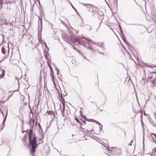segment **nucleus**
Returning <instances> with one entry per match:
<instances>
[{"label":"nucleus","mask_w":156,"mask_h":156,"mask_svg":"<svg viewBox=\"0 0 156 156\" xmlns=\"http://www.w3.org/2000/svg\"><path fill=\"white\" fill-rule=\"evenodd\" d=\"M83 133L86 134H87L88 133V130H87L85 129V130H84Z\"/></svg>","instance_id":"e433bc0d"},{"label":"nucleus","mask_w":156,"mask_h":156,"mask_svg":"<svg viewBox=\"0 0 156 156\" xmlns=\"http://www.w3.org/2000/svg\"><path fill=\"white\" fill-rule=\"evenodd\" d=\"M152 136V138L153 139V141L155 143V144H156V140H154V137H153Z\"/></svg>","instance_id":"4d7b16f0"},{"label":"nucleus","mask_w":156,"mask_h":156,"mask_svg":"<svg viewBox=\"0 0 156 156\" xmlns=\"http://www.w3.org/2000/svg\"><path fill=\"white\" fill-rule=\"evenodd\" d=\"M62 37L63 38H64V39L68 40V38H67V35L65 34H62Z\"/></svg>","instance_id":"ddd939ff"},{"label":"nucleus","mask_w":156,"mask_h":156,"mask_svg":"<svg viewBox=\"0 0 156 156\" xmlns=\"http://www.w3.org/2000/svg\"><path fill=\"white\" fill-rule=\"evenodd\" d=\"M76 51L80 55H83L82 53L81 52V51L80 50L77 49V50H76Z\"/></svg>","instance_id":"4be33fe9"},{"label":"nucleus","mask_w":156,"mask_h":156,"mask_svg":"<svg viewBox=\"0 0 156 156\" xmlns=\"http://www.w3.org/2000/svg\"><path fill=\"white\" fill-rule=\"evenodd\" d=\"M74 119L76 121L77 123H78L80 122V120L79 119V118H77V116L76 115H75L74 117Z\"/></svg>","instance_id":"dca6fc26"},{"label":"nucleus","mask_w":156,"mask_h":156,"mask_svg":"<svg viewBox=\"0 0 156 156\" xmlns=\"http://www.w3.org/2000/svg\"><path fill=\"white\" fill-rule=\"evenodd\" d=\"M156 67V64H150V67Z\"/></svg>","instance_id":"bb28decb"},{"label":"nucleus","mask_w":156,"mask_h":156,"mask_svg":"<svg viewBox=\"0 0 156 156\" xmlns=\"http://www.w3.org/2000/svg\"><path fill=\"white\" fill-rule=\"evenodd\" d=\"M94 123L97 124L99 126H100V125H101V124L100 122H99L98 121H97L96 120H95V121Z\"/></svg>","instance_id":"f704fd0d"},{"label":"nucleus","mask_w":156,"mask_h":156,"mask_svg":"<svg viewBox=\"0 0 156 156\" xmlns=\"http://www.w3.org/2000/svg\"><path fill=\"white\" fill-rule=\"evenodd\" d=\"M59 107H60V111L62 112V116H64V114L63 112L62 111V110L61 109V103H60L59 104Z\"/></svg>","instance_id":"6ab92c4d"},{"label":"nucleus","mask_w":156,"mask_h":156,"mask_svg":"<svg viewBox=\"0 0 156 156\" xmlns=\"http://www.w3.org/2000/svg\"><path fill=\"white\" fill-rule=\"evenodd\" d=\"M153 78V77L152 76H148L147 78V80H146V83H147L148 82H151L150 81L151 80H150L151 79Z\"/></svg>","instance_id":"4468645a"},{"label":"nucleus","mask_w":156,"mask_h":156,"mask_svg":"<svg viewBox=\"0 0 156 156\" xmlns=\"http://www.w3.org/2000/svg\"><path fill=\"white\" fill-rule=\"evenodd\" d=\"M46 49L47 50V51L48 52L49 50V48L48 47L47 45H45Z\"/></svg>","instance_id":"72a5a7b5"},{"label":"nucleus","mask_w":156,"mask_h":156,"mask_svg":"<svg viewBox=\"0 0 156 156\" xmlns=\"http://www.w3.org/2000/svg\"><path fill=\"white\" fill-rule=\"evenodd\" d=\"M43 142V141L41 138H39V139L38 143H37V146L40 144L42 143Z\"/></svg>","instance_id":"f3484780"},{"label":"nucleus","mask_w":156,"mask_h":156,"mask_svg":"<svg viewBox=\"0 0 156 156\" xmlns=\"http://www.w3.org/2000/svg\"><path fill=\"white\" fill-rule=\"evenodd\" d=\"M3 0H0V4H2Z\"/></svg>","instance_id":"69168bd1"},{"label":"nucleus","mask_w":156,"mask_h":156,"mask_svg":"<svg viewBox=\"0 0 156 156\" xmlns=\"http://www.w3.org/2000/svg\"><path fill=\"white\" fill-rule=\"evenodd\" d=\"M50 76L51 77V78L52 79H53V77L54 76V73L53 71H51L50 73Z\"/></svg>","instance_id":"412c9836"},{"label":"nucleus","mask_w":156,"mask_h":156,"mask_svg":"<svg viewBox=\"0 0 156 156\" xmlns=\"http://www.w3.org/2000/svg\"><path fill=\"white\" fill-rule=\"evenodd\" d=\"M2 71V74H0V79L3 78L5 75V70L4 69H2L1 70Z\"/></svg>","instance_id":"39448f33"},{"label":"nucleus","mask_w":156,"mask_h":156,"mask_svg":"<svg viewBox=\"0 0 156 156\" xmlns=\"http://www.w3.org/2000/svg\"><path fill=\"white\" fill-rule=\"evenodd\" d=\"M62 106L63 107L62 110H65V105H64L63 104H62Z\"/></svg>","instance_id":"603ef678"},{"label":"nucleus","mask_w":156,"mask_h":156,"mask_svg":"<svg viewBox=\"0 0 156 156\" xmlns=\"http://www.w3.org/2000/svg\"><path fill=\"white\" fill-rule=\"evenodd\" d=\"M47 54H48V56H49V55H50V56H51L50 55V54H49L47 52H46V51L44 50V56L47 61V63L48 65V66H49V65L48 62L47 61V60H48V58L47 57V55H46Z\"/></svg>","instance_id":"20e7f679"},{"label":"nucleus","mask_w":156,"mask_h":156,"mask_svg":"<svg viewBox=\"0 0 156 156\" xmlns=\"http://www.w3.org/2000/svg\"><path fill=\"white\" fill-rule=\"evenodd\" d=\"M79 3L80 4L82 5H83L84 6H86L87 8H88L87 5H91V4H90L83 3L80 2H79Z\"/></svg>","instance_id":"9b49d317"},{"label":"nucleus","mask_w":156,"mask_h":156,"mask_svg":"<svg viewBox=\"0 0 156 156\" xmlns=\"http://www.w3.org/2000/svg\"><path fill=\"white\" fill-rule=\"evenodd\" d=\"M128 25H135V26H139L140 25L138 24L137 23H135V24H128Z\"/></svg>","instance_id":"c9c22d12"},{"label":"nucleus","mask_w":156,"mask_h":156,"mask_svg":"<svg viewBox=\"0 0 156 156\" xmlns=\"http://www.w3.org/2000/svg\"><path fill=\"white\" fill-rule=\"evenodd\" d=\"M95 121V120L93 119H91V120H90V122H92L94 123Z\"/></svg>","instance_id":"37998d69"},{"label":"nucleus","mask_w":156,"mask_h":156,"mask_svg":"<svg viewBox=\"0 0 156 156\" xmlns=\"http://www.w3.org/2000/svg\"><path fill=\"white\" fill-rule=\"evenodd\" d=\"M21 81L23 82L24 81H26L27 82V78L25 77V76H23L21 77Z\"/></svg>","instance_id":"6e6552de"},{"label":"nucleus","mask_w":156,"mask_h":156,"mask_svg":"<svg viewBox=\"0 0 156 156\" xmlns=\"http://www.w3.org/2000/svg\"><path fill=\"white\" fill-rule=\"evenodd\" d=\"M6 58V57H5L2 59V60H0V63L2 62Z\"/></svg>","instance_id":"680f3d73"},{"label":"nucleus","mask_w":156,"mask_h":156,"mask_svg":"<svg viewBox=\"0 0 156 156\" xmlns=\"http://www.w3.org/2000/svg\"><path fill=\"white\" fill-rule=\"evenodd\" d=\"M6 114L5 115V117L3 119V121L4 122L5 119H6V117H7V114H8V110H6Z\"/></svg>","instance_id":"cd10ccee"},{"label":"nucleus","mask_w":156,"mask_h":156,"mask_svg":"<svg viewBox=\"0 0 156 156\" xmlns=\"http://www.w3.org/2000/svg\"><path fill=\"white\" fill-rule=\"evenodd\" d=\"M55 69L57 71V75L58 74V69L57 68H56Z\"/></svg>","instance_id":"6e6d98bb"},{"label":"nucleus","mask_w":156,"mask_h":156,"mask_svg":"<svg viewBox=\"0 0 156 156\" xmlns=\"http://www.w3.org/2000/svg\"><path fill=\"white\" fill-rule=\"evenodd\" d=\"M67 32L72 36H73V35L75 37L76 40L77 41L78 44L83 46L84 47H85V46H87L85 42V40L87 41L90 43L93 44H98V43H97V42L94 41L90 39L89 37H77L70 30L68 29Z\"/></svg>","instance_id":"f03ea898"},{"label":"nucleus","mask_w":156,"mask_h":156,"mask_svg":"<svg viewBox=\"0 0 156 156\" xmlns=\"http://www.w3.org/2000/svg\"><path fill=\"white\" fill-rule=\"evenodd\" d=\"M144 66H145L150 67V64H148L146 63L144 65Z\"/></svg>","instance_id":"4c0bfd02"},{"label":"nucleus","mask_w":156,"mask_h":156,"mask_svg":"<svg viewBox=\"0 0 156 156\" xmlns=\"http://www.w3.org/2000/svg\"><path fill=\"white\" fill-rule=\"evenodd\" d=\"M144 123H141V127H142L143 129L144 128Z\"/></svg>","instance_id":"09e8293b"},{"label":"nucleus","mask_w":156,"mask_h":156,"mask_svg":"<svg viewBox=\"0 0 156 156\" xmlns=\"http://www.w3.org/2000/svg\"><path fill=\"white\" fill-rule=\"evenodd\" d=\"M91 6H92L94 7L95 9H98V8L97 6H96L93 5H92L91 4V5H90Z\"/></svg>","instance_id":"a19ab883"},{"label":"nucleus","mask_w":156,"mask_h":156,"mask_svg":"<svg viewBox=\"0 0 156 156\" xmlns=\"http://www.w3.org/2000/svg\"><path fill=\"white\" fill-rule=\"evenodd\" d=\"M92 131H93V130H90L89 131L88 130V133H91Z\"/></svg>","instance_id":"3c124183"},{"label":"nucleus","mask_w":156,"mask_h":156,"mask_svg":"<svg viewBox=\"0 0 156 156\" xmlns=\"http://www.w3.org/2000/svg\"><path fill=\"white\" fill-rule=\"evenodd\" d=\"M155 78L153 80H151L150 81L151 82L152 84L154 86V84H155L156 83L155 82L156 81V75Z\"/></svg>","instance_id":"f8f14e48"},{"label":"nucleus","mask_w":156,"mask_h":156,"mask_svg":"<svg viewBox=\"0 0 156 156\" xmlns=\"http://www.w3.org/2000/svg\"><path fill=\"white\" fill-rule=\"evenodd\" d=\"M120 35L121 37L123 39V40H124V39L126 38L123 32L121 33H120Z\"/></svg>","instance_id":"9d476101"},{"label":"nucleus","mask_w":156,"mask_h":156,"mask_svg":"<svg viewBox=\"0 0 156 156\" xmlns=\"http://www.w3.org/2000/svg\"><path fill=\"white\" fill-rule=\"evenodd\" d=\"M1 112L2 113V115H3V116H4V114L3 111H1Z\"/></svg>","instance_id":"338daca9"},{"label":"nucleus","mask_w":156,"mask_h":156,"mask_svg":"<svg viewBox=\"0 0 156 156\" xmlns=\"http://www.w3.org/2000/svg\"><path fill=\"white\" fill-rule=\"evenodd\" d=\"M32 122V126L30 122H29L28 124L30 126V130L27 129V130L29 132V144L28 147L32 155H34V154L35 153V149L37 148V141L35 134L33 133V129L34 126V120H33Z\"/></svg>","instance_id":"f257e3e1"},{"label":"nucleus","mask_w":156,"mask_h":156,"mask_svg":"<svg viewBox=\"0 0 156 156\" xmlns=\"http://www.w3.org/2000/svg\"><path fill=\"white\" fill-rule=\"evenodd\" d=\"M79 119L80 120H81L82 122H83L84 124H85L86 123L85 121L83 120L82 118H79Z\"/></svg>","instance_id":"a878e982"},{"label":"nucleus","mask_w":156,"mask_h":156,"mask_svg":"<svg viewBox=\"0 0 156 156\" xmlns=\"http://www.w3.org/2000/svg\"><path fill=\"white\" fill-rule=\"evenodd\" d=\"M1 36H2V43H4V42H5V38H4V35L3 34H2L1 35H0Z\"/></svg>","instance_id":"a211bd4d"},{"label":"nucleus","mask_w":156,"mask_h":156,"mask_svg":"<svg viewBox=\"0 0 156 156\" xmlns=\"http://www.w3.org/2000/svg\"><path fill=\"white\" fill-rule=\"evenodd\" d=\"M1 126H2V128H1V130H2L3 129V128H4V126H5V123H4V121H3V122L2 123V124Z\"/></svg>","instance_id":"c85d7f7f"},{"label":"nucleus","mask_w":156,"mask_h":156,"mask_svg":"<svg viewBox=\"0 0 156 156\" xmlns=\"http://www.w3.org/2000/svg\"><path fill=\"white\" fill-rule=\"evenodd\" d=\"M150 73H155L156 75V71H151V72H150Z\"/></svg>","instance_id":"864d4df0"},{"label":"nucleus","mask_w":156,"mask_h":156,"mask_svg":"<svg viewBox=\"0 0 156 156\" xmlns=\"http://www.w3.org/2000/svg\"><path fill=\"white\" fill-rule=\"evenodd\" d=\"M118 26H119V30L120 31V33L122 32L123 31H122V29L121 28V26L119 24Z\"/></svg>","instance_id":"aec40b11"},{"label":"nucleus","mask_w":156,"mask_h":156,"mask_svg":"<svg viewBox=\"0 0 156 156\" xmlns=\"http://www.w3.org/2000/svg\"><path fill=\"white\" fill-rule=\"evenodd\" d=\"M91 120V119H88V118H87L85 121H87L88 122H90Z\"/></svg>","instance_id":"c03bdc74"},{"label":"nucleus","mask_w":156,"mask_h":156,"mask_svg":"<svg viewBox=\"0 0 156 156\" xmlns=\"http://www.w3.org/2000/svg\"><path fill=\"white\" fill-rule=\"evenodd\" d=\"M38 27V37H39V35L40 34L41 35V32L42 30V20H41V26Z\"/></svg>","instance_id":"7ed1b4c3"},{"label":"nucleus","mask_w":156,"mask_h":156,"mask_svg":"<svg viewBox=\"0 0 156 156\" xmlns=\"http://www.w3.org/2000/svg\"><path fill=\"white\" fill-rule=\"evenodd\" d=\"M43 43L44 44V45H45L47 44L46 42L44 40H43Z\"/></svg>","instance_id":"0e129e2a"},{"label":"nucleus","mask_w":156,"mask_h":156,"mask_svg":"<svg viewBox=\"0 0 156 156\" xmlns=\"http://www.w3.org/2000/svg\"><path fill=\"white\" fill-rule=\"evenodd\" d=\"M81 117H82L83 118L82 119H83L85 121L86 120V119L87 118V117L85 115H82Z\"/></svg>","instance_id":"b1692460"},{"label":"nucleus","mask_w":156,"mask_h":156,"mask_svg":"<svg viewBox=\"0 0 156 156\" xmlns=\"http://www.w3.org/2000/svg\"><path fill=\"white\" fill-rule=\"evenodd\" d=\"M138 105H139V108H140V112H141V108H142V107L140 106V104H139V103L138 102Z\"/></svg>","instance_id":"de8ad7c7"},{"label":"nucleus","mask_w":156,"mask_h":156,"mask_svg":"<svg viewBox=\"0 0 156 156\" xmlns=\"http://www.w3.org/2000/svg\"><path fill=\"white\" fill-rule=\"evenodd\" d=\"M21 121L22 123L21 124V128L23 129V120L22 119H21Z\"/></svg>","instance_id":"393cba45"},{"label":"nucleus","mask_w":156,"mask_h":156,"mask_svg":"<svg viewBox=\"0 0 156 156\" xmlns=\"http://www.w3.org/2000/svg\"><path fill=\"white\" fill-rule=\"evenodd\" d=\"M59 19V20L61 21V22L63 24L64 23V21H62V20H61L60 19Z\"/></svg>","instance_id":"774afa93"},{"label":"nucleus","mask_w":156,"mask_h":156,"mask_svg":"<svg viewBox=\"0 0 156 156\" xmlns=\"http://www.w3.org/2000/svg\"><path fill=\"white\" fill-rule=\"evenodd\" d=\"M99 126V129H100V131H102V129L103 126L101 124Z\"/></svg>","instance_id":"7c9ffc66"},{"label":"nucleus","mask_w":156,"mask_h":156,"mask_svg":"<svg viewBox=\"0 0 156 156\" xmlns=\"http://www.w3.org/2000/svg\"><path fill=\"white\" fill-rule=\"evenodd\" d=\"M27 133H26V135H24L23 137V138L22 140H23V142L26 141V140H27Z\"/></svg>","instance_id":"1a4fd4ad"},{"label":"nucleus","mask_w":156,"mask_h":156,"mask_svg":"<svg viewBox=\"0 0 156 156\" xmlns=\"http://www.w3.org/2000/svg\"><path fill=\"white\" fill-rule=\"evenodd\" d=\"M8 54H9V44H8Z\"/></svg>","instance_id":"e2e57ef3"},{"label":"nucleus","mask_w":156,"mask_h":156,"mask_svg":"<svg viewBox=\"0 0 156 156\" xmlns=\"http://www.w3.org/2000/svg\"><path fill=\"white\" fill-rule=\"evenodd\" d=\"M70 4L71 5V6H72V8L76 12H77V10H76V9L73 5H72V4L70 3Z\"/></svg>","instance_id":"c756f323"},{"label":"nucleus","mask_w":156,"mask_h":156,"mask_svg":"<svg viewBox=\"0 0 156 156\" xmlns=\"http://www.w3.org/2000/svg\"><path fill=\"white\" fill-rule=\"evenodd\" d=\"M47 112V113L49 115L51 114L53 112L51 111H48Z\"/></svg>","instance_id":"473e14b6"},{"label":"nucleus","mask_w":156,"mask_h":156,"mask_svg":"<svg viewBox=\"0 0 156 156\" xmlns=\"http://www.w3.org/2000/svg\"><path fill=\"white\" fill-rule=\"evenodd\" d=\"M151 14L154 16H156V14L155 13L154 9L153 8H152L151 9Z\"/></svg>","instance_id":"0eeeda50"},{"label":"nucleus","mask_w":156,"mask_h":156,"mask_svg":"<svg viewBox=\"0 0 156 156\" xmlns=\"http://www.w3.org/2000/svg\"><path fill=\"white\" fill-rule=\"evenodd\" d=\"M5 21H6V20L5 19ZM10 22H9V23H8L7 22H5L4 23L5 25H7V24H10Z\"/></svg>","instance_id":"8fccbe9b"},{"label":"nucleus","mask_w":156,"mask_h":156,"mask_svg":"<svg viewBox=\"0 0 156 156\" xmlns=\"http://www.w3.org/2000/svg\"><path fill=\"white\" fill-rule=\"evenodd\" d=\"M49 26L52 28L53 27V25L51 23L49 22Z\"/></svg>","instance_id":"79ce46f5"},{"label":"nucleus","mask_w":156,"mask_h":156,"mask_svg":"<svg viewBox=\"0 0 156 156\" xmlns=\"http://www.w3.org/2000/svg\"><path fill=\"white\" fill-rule=\"evenodd\" d=\"M91 103H93L94 104H95V105L97 107V108H98V106L96 105L95 104V103H96V102H94V103L93 101H91Z\"/></svg>","instance_id":"bf43d9fd"},{"label":"nucleus","mask_w":156,"mask_h":156,"mask_svg":"<svg viewBox=\"0 0 156 156\" xmlns=\"http://www.w3.org/2000/svg\"><path fill=\"white\" fill-rule=\"evenodd\" d=\"M80 116L81 117V116L82 115H83V112H82V111L81 110H80Z\"/></svg>","instance_id":"58836bf2"},{"label":"nucleus","mask_w":156,"mask_h":156,"mask_svg":"<svg viewBox=\"0 0 156 156\" xmlns=\"http://www.w3.org/2000/svg\"><path fill=\"white\" fill-rule=\"evenodd\" d=\"M98 52L100 54H101L103 55H104V53L103 52Z\"/></svg>","instance_id":"13d9d810"},{"label":"nucleus","mask_w":156,"mask_h":156,"mask_svg":"<svg viewBox=\"0 0 156 156\" xmlns=\"http://www.w3.org/2000/svg\"><path fill=\"white\" fill-rule=\"evenodd\" d=\"M80 124V127L82 126H83V123L80 121L78 123Z\"/></svg>","instance_id":"a18cd8bd"},{"label":"nucleus","mask_w":156,"mask_h":156,"mask_svg":"<svg viewBox=\"0 0 156 156\" xmlns=\"http://www.w3.org/2000/svg\"><path fill=\"white\" fill-rule=\"evenodd\" d=\"M68 43H69L73 47V49L75 50L76 51V50H77V48L73 44H70L69 42H68Z\"/></svg>","instance_id":"5701e85b"},{"label":"nucleus","mask_w":156,"mask_h":156,"mask_svg":"<svg viewBox=\"0 0 156 156\" xmlns=\"http://www.w3.org/2000/svg\"><path fill=\"white\" fill-rule=\"evenodd\" d=\"M152 135L154 136V138H156V135L155 134L153 133H151V135L150 136H152Z\"/></svg>","instance_id":"ea45409f"},{"label":"nucleus","mask_w":156,"mask_h":156,"mask_svg":"<svg viewBox=\"0 0 156 156\" xmlns=\"http://www.w3.org/2000/svg\"><path fill=\"white\" fill-rule=\"evenodd\" d=\"M2 53L3 54H5V50L4 47L3 46L2 48H1Z\"/></svg>","instance_id":"2eb2a0df"},{"label":"nucleus","mask_w":156,"mask_h":156,"mask_svg":"<svg viewBox=\"0 0 156 156\" xmlns=\"http://www.w3.org/2000/svg\"><path fill=\"white\" fill-rule=\"evenodd\" d=\"M151 123L153 126L156 127V122L155 123L151 122Z\"/></svg>","instance_id":"2f4dec72"},{"label":"nucleus","mask_w":156,"mask_h":156,"mask_svg":"<svg viewBox=\"0 0 156 156\" xmlns=\"http://www.w3.org/2000/svg\"><path fill=\"white\" fill-rule=\"evenodd\" d=\"M12 94H10L8 98H7V100H8L9 98H10L12 96Z\"/></svg>","instance_id":"052dcab7"},{"label":"nucleus","mask_w":156,"mask_h":156,"mask_svg":"<svg viewBox=\"0 0 156 156\" xmlns=\"http://www.w3.org/2000/svg\"><path fill=\"white\" fill-rule=\"evenodd\" d=\"M116 1V6H117H117H118V1L117 0H115L114 2V3H115V1Z\"/></svg>","instance_id":"5fc2aeb1"},{"label":"nucleus","mask_w":156,"mask_h":156,"mask_svg":"<svg viewBox=\"0 0 156 156\" xmlns=\"http://www.w3.org/2000/svg\"><path fill=\"white\" fill-rule=\"evenodd\" d=\"M124 42L127 45V46L129 48L131 47L133 48L132 47H131V44L129 43V42L126 40V38L123 40Z\"/></svg>","instance_id":"423d86ee"},{"label":"nucleus","mask_w":156,"mask_h":156,"mask_svg":"<svg viewBox=\"0 0 156 156\" xmlns=\"http://www.w3.org/2000/svg\"><path fill=\"white\" fill-rule=\"evenodd\" d=\"M22 129V133H24V132H26L27 133V132H28V131L27 130H23V129Z\"/></svg>","instance_id":"49530a36"}]
</instances>
